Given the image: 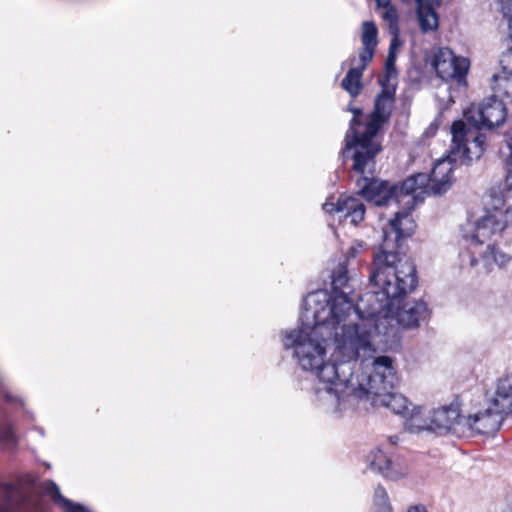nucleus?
I'll return each mask as SVG.
<instances>
[{"instance_id": "obj_1", "label": "nucleus", "mask_w": 512, "mask_h": 512, "mask_svg": "<svg viewBox=\"0 0 512 512\" xmlns=\"http://www.w3.org/2000/svg\"><path fill=\"white\" fill-rule=\"evenodd\" d=\"M300 326L281 333L285 350H291L293 358L305 371L317 378L313 386V401L327 412L336 413L340 396V377L351 373L353 359L362 349L369 347L365 337L357 334V323L336 324L333 318L308 315L303 305Z\"/></svg>"}, {"instance_id": "obj_2", "label": "nucleus", "mask_w": 512, "mask_h": 512, "mask_svg": "<svg viewBox=\"0 0 512 512\" xmlns=\"http://www.w3.org/2000/svg\"><path fill=\"white\" fill-rule=\"evenodd\" d=\"M383 237L384 243L374 256L369 275L371 290L358 296L356 309L359 323L365 321L371 327L381 323V327L387 329L388 316L416 288L418 279L411 260L387 250L390 237L387 229H383Z\"/></svg>"}, {"instance_id": "obj_3", "label": "nucleus", "mask_w": 512, "mask_h": 512, "mask_svg": "<svg viewBox=\"0 0 512 512\" xmlns=\"http://www.w3.org/2000/svg\"><path fill=\"white\" fill-rule=\"evenodd\" d=\"M390 333H393V328L383 329L381 323H374L372 327L365 321L357 323V334L367 338L369 347L362 349L353 359L351 373L340 377L337 385L340 403L335 414L355 408L359 402L370 400V396L394 388L398 377L393 358L387 355L373 357L375 346L387 344Z\"/></svg>"}, {"instance_id": "obj_4", "label": "nucleus", "mask_w": 512, "mask_h": 512, "mask_svg": "<svg viewBox=\"0 0 512 512\" xmlns=\"http://www.w3.org/2000/svg\"><path fill=\"white\" fill-rule=\"evenodd\" d=\"M512 190H507L505 181L490 190L491 207L473 225L462 228V239L466 250L459 254L462 267L475 268L482 265L479 273H489L494 267L502 268L510 257L498 251L494 237L512 224V206L504 208L505 200Z\"/></svg>"}, {"instance_id": "obj_5", "label": "nucleus", "mask_w": 512, "mask_h": 512, "mask_svg": "<svg viewBox=\"0 0 512 512\" xmlns=\"http://www.w3.org/2000/svg\"><path fill=\"white\" fill-rule=\"evenodd\" d=\"M332 295L326 290H317L309 293L303 305L308 307V315L333 318L336 324L360 322V315L356 309L354 293L355 280L349 276L347 259L340 262L331 273Z\"/></svg>"}, {"instance_id": "obj_6", "label": "nucleus", "mask_w": 512, "mask_h": 512, "mask_svg": "<svg viewBox=\"0 0 512 512\" xmlns=\"http://www.w3.org/2000/svg\"><path fill=\"white\" fill-rule=\"evenodd\" d=\"M451 146L446 158L435 162L428 174V188L432 195H442L451 187L454 164L469 166L478 160L485 151L486 136L481 132H471L462 120L451 126Z\"/></svg>"}, {"instance_id": "obj_7", "label": "nucleus", "mask_w": 512, "mask_h": 512, "mask_svg": "<svg viewBox=\"0 0 512 512\" xmlns=\"http://www.w3.org/2000/svg\"><path fill=\"white\" fill-rule=\"evenodd\" d=\"M429 178L426 173H418L405 179L400 186L392 184L396 195L393 196V202L402 205L403 210L397 211L394 218L389 220L387 229L389 234H394V241L398 243L400 239L412 235L415 223L410 212L421 202L426 195H432L428 188Z\"/></svg>"}, {"instance_id": "obj_8", "label": "nucleus", "mask_w": 512, "mask_h": 512, "mask_svg": "<svg viewBox=\"0 0 512 512\" xmlns=\"http://www.w3.org/2000/svg\"><path fill=\"white\" fill-rule=\"evenodd\" d=\"M361 125L358 117L350 120L349 129L345 135V147L342 151L343 157L348 158L351 154L353 159L352 170L354 172L372 173L376 171L375 157L382 150L381 144L374 140V137L365 139L366 129L362 134L357 130Z\"/></svg>"}, {"instance_id": "obj_9", "label": "nucleus", "mask_w": 512, "mask_h": 512, "mask_svg": "<svg viewBox=\"0 0 512 512\" xmlns=\"http://www.w3.org/2000/svg\"><path fill=\"white\" fill-rule=\"evenodd\" d=\"M0 512H43L33 482L0 483Z\"/></svg>"}, {"instance_id": "obj_10", "label": "nucleus", "mask_w": 512, "mask_h": 512, "mask_svg": "<svg viewBox=\"0 0 512 512\" xmlns=\"http://www.w3.org/2000/svg\"><path fill=\"white\" fill-rule=\"evenodd\" d=\"M464 116L477 130L493 129L504 123L507 109L503 99L490 96L479 105L472 104L468 107Z\"/></svg>"}, {"instance_id": "obj_11", "label": "nucleus", "mask_w": 512, "mask_h": 512, "mask_svg": "<svg viewBox=\"0 0 512 512\" xmlns=\"http://www.w3.org/2000/svg\"><path fill=\"white\" fill-rule=\"evenodd\" d=\"M469 65L467 58L455 56L447 47L435 49L431 60V66L439 78L444 81L455 80L459 85L466 84Z\"/></svg>"}, {"instance_id": "obj_12", "label": "nucleus", "mask_w": 512, "mask_h": 512, "mask_svg": "<svg viewBox=\"0 0 512 512\" xmlns=\"http://www.w3.org/2000/svg\"><path fill=\"white\" fill-rule=\"evenodd\" d=\"M465 419L460 411L458 403H451L450 405L441 406L434 409L429 416V423L427 429L437 433L451 432L457 436L465 435Z\"/></svg>"}, {"instance_id": "obj_13", "label": "nucleus", "mask_w": 512, "mask_h": 512, "mask_svg": "<svg viewBox=\"0 0 512 512\" xmlns=\"http://www.w3.org/2000/svg\"><path fill=\"white\" fill-rule=\"evenodd\" d=\"M358 173L361 177L356 180V186L362 197L374 202L377 206H384L393 202L396 190L392 188V185L387 181L375 178V171L372 173Z\"/></svg>"}, {"instance_id": "obj_14", "label": "nucleus", "mask_w": 512, "mask_h": 512, "mask_svg": "<svg viewBox=\"0 0 512 512\" xmlns=\"http://www.w3.org/2000/svg\"><path fill=\"white\" fill-rule=\"evenodd\" d=\"M395 94L392 90L380 91L374 99V107L367 117L365 139L375 137L382 127L388 123L395 105Z\"/></svg>"}, {"instance_id": "obj_15", "label": "nucleus", "mask_w": 512, "mask_h": 512, "mask_svg": "<svg viewBox=\"0 0 512 512\" xmlns=\"http://www.w3.org/2000/svg\"><path fill=\"white\" fill-rule=\"evenodd\" d=\"M429 317V309L427 303L423 300L407 301L402 306L397 305L392 314L388 316V329L393 328V333L390 337L395 335V328L390 325V319L395 318L397 322L405 328H416L421 322L426 321Z\"/></svg>"}, {"instance_id": "obj_16", "label": "nucleus", "mask_w": 512, "mask_h": 512, "mask_svg": "<svg viewBox=\"0 0 512 512\" xmlns=\"http://www.w3.org/2000/svg\"><path fill=\"white\" fill-rule=\"evenodd\" d=\"M504 416V413L490 403L487 409L466 416L465 435L467 433L493 434L500 429Z\"/></svg>"}, {"instance_id": "obj_17", "label": "nucleus", "mask_w": 512, "mask_h": 512, "mask_svg": "<svg viewBox=\"0 0 512 512\" xmlns=\"http://www.w3.org/2000/svg\"><path fill=\"white\" fill-rule=\"evenodd\" d=\"M326 213H338L340 218L350 219L354 226L364 220L366 208L364 203L354 196L340 197L337 202L326 201L323 204Z\"/></svg>"}, {"instance_id": "obj_18", "label": "nucleus", "mask_w": 512, "mask_h": 512, "mask_svg": "<svg viewBox=\"0 0 512 512\" xmlns=\"http://www.w3.org/2000/svg\"><path fill=\"white\" fill-rule=\"evenodd\" d=\"M370 399L372 405H380L390 409L395 414L410 417L411 422L416 418V413H414L415 408L412 410L410 409L412 404L402 394L394 393L392 390H387L383 392V394H374L370 396Z\"/></svg>"}, {"instance_id": "obj_19", "label": "nucleus", "mask_w": 512, "mask_h": 512, "mask_svg": "<svg viewBox=\"0 0 512 512\" xmlns=\"http://www.w3.org/2000/svg\"><path fill=\"white\" fill-rule=\"evenodd\" d=\"M362 48L359 51L358 60L369 64L375 54L378 44V29L373 21H364L362 23L361 33Z\"/></svg>"}, {"instance_id": "obj_20", "label": "nucleus", "mask_w": 512, "mask_h": 512, "mask_svg": "<svg viewBox=\"0 0 512 512\" xmlns=\"http://www.w3.org/2000/svg\"><path fill=\"white\" fill-rule=\"evenodd\" d=\"M491 406L505 415L512 414V374L498 379Z\"/></svg>"}, {"instance_id": "obj_21", "label": "nucleus", "mask_w": 512, "mask_h": 512, "mask_svg": "<svg viewBox=\"0 0 512 512\" xmlns=\"http://www.w3.org/2000/svg\"><path fill=\"white\" fill-rule=\"evenodd\" d=\"M351 68L348 70L346 76L341 82L342 88L349 93L352 97H357L362 90V76L368 64L359 62L358 58L352 56L349 59Z\"/></svg>"}, {"instance_id": "obj_22", "label": "nucleus", "mask_w": 512, "mask_h": 512, "mask_svg": "<svg viewBox=\"0 0 512 512\" xmlns=\"http://www.w3.org/2000/svg\"><path fill=\"white\" fill-rule=\"evenodd\" d=\"M417 8V19L423 33L438 29V15L430 0H415Z\"/></svg>"}, {"instance_id": "obj_23", "label": "nucleus", "mask_w": 512, "mask_h": 512, "mask_svg": "<svg viewBox=\"0 0 512 512\" xmlns=\"http://www.w3.org/2000/svg\"><path fill=\"white\" fill-rule=\"evenodd\" d=\"M42 491L44 494L50 496L52 500L64 510V512H91L83 505L74 503L65 498L61 494L57 484L52 480H46L43 482Z\"/></svg>"}, {"instance_id": "obj_24", "label": "nucleus", "mask_w": 512, "mask_h": 512, "mask_svg": "<svg viewBox=\"0 0 512 512\" xmlns=\"http://www.w3.org/2000/svg\"><path fill=\"white\" fill-rule=\"evenodd\" d=\"M491 89L493 90L492 96H496V98L512 99V74L505 71L494 74L491 79Z\"/></svg>"}, {"instance_id": "obj_25", "label": "nucleus", "mask_w": 512, "mask_h": 512, "mask_svg": "<svg viewBox=\"0 0 512 512\" xmlns=\"http://www.w3.org/2000/svg\"><path fill=\"white\" fill-rule=\"evenodd\" d=\"M367 461L370 468L381 475H383L386 467L391 465V459L388 458L386 454L380 449L371 451L368 455Z\"/></svg>"}, {"instance_id": "obj_26", "label": "nucleus", "mask_w": 512, "mask_h": 512, "mask_svg": "<svg viewBox=\"0 0 512 512\" xmlns=\"http://www.w3.org/2000/svg\"><path fill=\"white\" fill-rule=\"evenodd\" d=\"M392 506L385 488L378 485L373 495V512H391Z\"/></svg>"}, {"instance_id": "obj_27", "label": "nucleus", "mask_w": 512, "mask_h": 512, "mask_svg": "<svg viewBox=\"0 0 512 512\" xmlns=\"http://www.w3.org/2000/svg\"><path fill=\"white\" fill-rule=\"evenodd\" d=\"M501 153L506 156L505 159V187L512 190V137L506 140V145L501 148Z\"/></svg>"}, {"instance_id": "obj_28", "label": "nucleus", "mask_w": 512, "mask_h": 512, "mask_svg": "<svg viewBox=\"0 0 512 512\" xmlns=\"http://www.w3.org/2000/svg\"><path fill=\"white\" fill-rule=\"evenodd\" d=\"M407 472L408 468L403 462L391 460V465L386 467L382 476L395 481L405 476Z\"/></svg>"}, {"instance_id": "obj_29", "label": "nucleus", "mask_w": 512, "mask_h": 512, "mask_svg": "<svg viewBox=\"0 0 512 512\" xmlns=\"http://www.w3.org/2000/svg\"><path fill=\"white\" fill-rule=\"evenodd\" d=\"M503 22H506L508 36L512 41V0H498Z\"/></svg>"}, {"instance_id": "obj_30", "label": "nucleus", "mask_w": 512, "mask_h": 512, "mask_svg": "<svg viewBox=\"0 0 512 512\" xmlns=\"http://www.w3.org/2000/svg\"><path fill=\"white\" fill-rule=\"evenodd\" d=\"M396 79L397 73L384 71V73L378 77V84L381 87L380 91L389 89L393 91V94H396Z\"/></svg>"}, {"instance_id": "obj_31", "label": "nucleus", "mask_w": 512, "mask_h": 512, "mask_svg": "<svg viewBox=\"0 0 512 512\" xmlns=\"http://www.w3.org/2000/svg\"><path fill=\"white\" fill-rule=\"evenodd\" d=\"M378 7L384 8L382 17L390 24L396 23L398 16L395 8L390 5V0H375Z\"/></svg>"}, {"instance_id": "obj_32", "label": "nucleus", "mask_w": 512, "mask_h": 512, "mask_svg": "<svg viewBox=\"0 0 512 512\" xmlns=\"http://www.w3.org/2000/svg\"><path fill=\"white\" fill-rule=\"evenodd\" d=\"M501 71L512 74V48H508L502 53L500 58Z\"/></svg>"}, {"instance_id": "obj_33", "label": "nucleus", "mask_w": 512, "mask_h": 512, "mask_svg": "<svg viewBox=\"0 0 512 512\" xmlns=\"http://www.w3.org/2000/svg\"><path fill=\"white\" fill-rule=\"evenodd\" d=\"M395 63H396V53L388 52L387 58L385 60V71L397 73Z\"/></svg>"}, {"instance_id": "obj_34", "label": "nucleus", "mask_w": 512, "mask_h": 512, "mask_svg": "<svg viewBox=\"0 0 512 512\" xmlns=\"http://www.w3.org/2000/svg\"><path fill=\"white\" fill-rule=\"evenodd\" d=\"M365 244L360 241H355L348 250L349 257H356L358 253L364 248Z\"/></svg>"}, {"instance_id": "obj_35", "label": "nucleus", "mask_w": 512, "mask_h": 512, "mask_svg": "<svg viewBox=\"0 0 512 512\" xmlns=\"http://www.w3.org/2000/svg\"><path fill=\"white\" fill-rule=\"evenodd\" d=\"M407 512H428L426 507L422 504H416L409 506Z\"/></svg>"}, {"instance_id": "obj_36", "label": "nucleus", "mask_w": 512, "mask_h": 512, "mask_svg": "<svg viewBox=\"0 0 512 512\" xmlns=\"http://www.w3.org/2000/svg\"><path fill=\"white\" fill-rule=\"evenodd\" d=\"M399 45H400V42L398 40V37L397 36L393 37L390 42L389 52L396 53V49L399 47Z\"/></svg>"}, {"instance_id": "obj_37", "label": "nucleus", "mask_w": 512, "mask_h": 512, "mask_svg": "<svg viewBox=\"0 0 512 512\" xmlns=\"http://www.w3.org/2000/svg\"><path fill=\"white\" fill-rule=\"evenodd\" d=\"M5 400L7 403H18L20 406H23V401L21 399H18V398H14L11 394L9 393H6L5 394Z\"/></svg>"}, {"instance_id": "obj_38", "label": "nucleus", "mask_w": 512, "mask_h": 512, "mask_svg": "<svg viewBox=\"0 0 512 512\" xmlns=\"http://www.w3.org/2000/svg\"><path fill=\"white\" fill-rule=\"evenodd\" d=\"M349 111L353 113V117H359L362 114V109L360 108H349Z\"/></svg>"}, {"instance_id": "obj_39", "label": "nucleus", "mask_w": 512, "mask_h": 512, "mask_svg": "<svg viewBox=\"0 0 512 512\" xmlns=\"http://www.w3.org/2000/svg\"><path fill=\"white\" fill-rule=\"evenodd\" d=\"M35 430H36V431H38V432H39V434H40L42 437L44 436V434H45V433H44V429H43V428H41V427H36V428H35Z\"/></svg>"}, {"instance_id": "obj_40", "label": "nucleus", "mask_w": 512, "mask_h": 512, "mask_svg": "<svg viewBox=\"0 0 512 512\" xmlns=\"http://www.w3.org/2000/svg\"><path fill=\"white\" fill-rule=\"evenodd\" d=\"M415 428H416L417 430H420V429H422V428H423V426L416 425V426H415Z\"/></svg>"}, {"instance_id": "obj_41", "label": "nucleus", "mask_w": 512, "mask_h": 512, "mask_svg": "<svg viewBox=\"0 0 512 512\" xmlns=\"http://www.w3.org/2000/svg\"><path fill=\"white\" fill-rule=\"evenodd\" d=\"M301 389H308V387L301 385Z\"/></svg>"}, {"instance_id": "obj_42", "label": "nucleus", "mask_w": 512, "mask_h": 512, "mask_svg": "<svg viewBox=\"0 0 512 512\" xmlns=\"http://www.w3.org/2000/svg\"><path fill=\"white\" fill-rule=\"evenodd\" d=\"M413 426H414L413 424H410V425H409V428H410L411 430H413Z\"/></svg>"}]
</instances>
